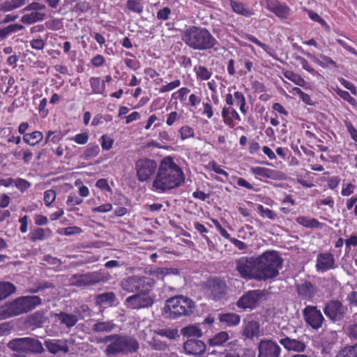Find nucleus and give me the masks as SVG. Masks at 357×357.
<instances>
[{
	"label": "nucleus",
	"instance_id": "1",
	"mask_svg": "<svg viewBox=\"0 0 357 357\" xmlns=\"http://www.w3.org/2000/svg\"><path fill=\"white\" fill-rule=\"evenodd\" d=\"M184 181L181 167L172 157L167 156L160 162L152 187L154 191L162 193L179 187Z\"/></svg>",
	"mask_w": 357,
	"mask_h": 357
},
{
	"label": "nucleus",
	"instance_id": "2",
	"mask_svg": "<svg viewBox=\"0 0 357 357\" xmlns=\"http://www.w3.org/2000/svg\"><path fill=\"white\" fill-rule=\"evenodd\" d=\"M259 281H267L275 278L282 268L283 259L277 250H268L255 257Z\"/></svg>",
	"mask_w": 357,
	"mask_h": 357
},
{
	"label": "nucleus",
	"instance_id": "3",
	"mask_svg": "<svg viewBox=\"0 0 357 357\" xmlns=\"http://www.w3.org/2000/svg\"><path fill=\"white\" fill-rule=\"evenodd\" d=\"M185 44L194 50L213 49L218 42L211 33L204 27L190 26L182 34Z\"/></svg>",
	"mask_w": 357,
	"mask_h": 357
},
{
	"label": "nucleus",
	"instance_id": "4",
	"mask_svg": "<svg viewBox=\"0 0 357 357\" xmlns=\"http://www.w3.org/2000/svg\"><path fill=\"white\" fill-rule=\"evenodd\" d=\"M42 303L38 296H23L14 299L0 307V318L8 319L27 313Z\"/></svg>",
	"mask_w": 357,
	"mask_h": 357
},
{
	"label": "nucleus",
	"instance_id": "5",
	"mask_svg": "<svg viewBox=\"0 0 357 357\" xmlns=\"http://www.w3.org/2000/svg\"><path fill=\"white\" fill-rule=\"evenodd\" d=\"M195 309V302L190 298L182 295L168 298L165 303V310L169 313L171 319L190 316Z\"/></svg>",
	"mask_w": 357,
	"mask_h": 357
},
{
	"label": "nucleus",
	"instance_id": "6",
	"mask_svg": "<svg viewBox=\"0 0 357 357\" xmlns=\"http://www.w3.org/2000/svg\"><path fill=\"white\" fill-rule=\"evenodd\" d=\"M227 289L226 280L220 276L209 277L201 284V291L205 298L215 302L226 296Z\"/></svg>",
	"mask_w": 357,
	"mask_h": 357
},
{
	"label": "nucleus",
	"instance_id": "7",
	"mask_svg": "<svg viewBox=\"0 0 357 357\" xmlns=\"http://www.w3.org/2000/svg\"><path fill=\"white\" fill-rule=\"evenodd\" d=\"M155 280L151 278L140 275H131L123 278L121 287L129 293H149L154 286Z\"/></svg>",
	"mask_w": 357,
	"mask_h": 357
},
{
	"label": "nucleus",
	"instance_id": "8",
	"mask_svg": "<svg viewBox=\"0 0 357 357\" xmlns=\"http://www.w3.org/2000/svg\"><path fill=\"white\" fill-rule=\"evenodd\" d=\"M158 166L157 162L148 158H142L136 160L135 169L136 176L139 182H147L157 173Z\"/></svg>",
	"mask_w": 357,
	"mask_h": 357
},
{
	"label": "nucleus",
	"instance_id": "9",
	"mask_svg": "<svg viewBox=\"0 0 357 357\" xmlns=\"http://www.w3.org/2000/svg\"><path fill=\"white\" fill-rule=\"evenodd\" d=\"M255 260V257H243L236 261V270L241 278L259 281Z\"/></svg>",
	"mask_w": 357,
	"mask_h": 357
},
{
	"label": "nucleus",
	"instance_id": "10",
	"mask_svg": "<svg viewBox=\"0 0 357 357\" xmlns=\"http://www.w3.org/2000/svg\"><path fill=\"white\" fill-rule=\"evenodd\" d=\"M326 317L333 322L340 321L345 317L348 308L337 299L327 301L323 308Z\"/></svg>",
	"mask_w": 357,
	"mask_h": 357
},
{
	"label": "nucleus",
	"instance_id": "11",
	"mask_svg": "<svg viewBox=\"0 0 357 357\" xmlns=\"http://www.w3.org/2000/svg\"><path fill=\"white\" fill-rule=\"evenodd\" d=\"M265 296L266 291L264 290H249L239 298L236 302V305L238 307L244 310H253L257 307Z\"/></svg>",
	"mask_w": 357,
	"mask_h": 357
},
{
	"label": "nucleus",
	"instance_id": "12",
	"mask_svg": "<svg viewBox=\"0 0 357 357\" xmlns=\"http://www.w3.org/2000/svg\"><path fill=\"white\" fill-rule=\"evenodd\" d=\"M303 317L306 324L317 331L322 327L325 320L316 305H306L303 310Z\"/></svg>",
	"mask_w": 357,
	"mask_h": 357
},
{
	"label": "nucleus",
	"instance_id": "13",
	"mask_svg": "<svg viewBox=\"0 0 357 357\" xmlns=\"http://www.w3.org/2000/svg\"><path fill=\"white\" fill-rule=\"evenodd\" d=\"M149 293H136L128 296L125 301V305L130 309L138 310L140 308L149 307L153 303V300Z\"/></svg>",
	"mask_w": 357,
	"mask_h": 357
},
{
	"label": "nucleus",
	"instance_id": "14",
	"mask_svg": "<svg viewBox=\"0 0 357 357\" xmlns=\"http://www.w3.org/2000/svg\"><path fill=\"white\" fill-rule=\"evenodd\" d=\"M257 349V357H280V347L277 342L271 340H261L258 344Z\"/></svg>",
	"mask_w": 357,
	"mask_h": 357
},
{
	"label": "nucleus",
	"instance_id": "15",
	"mask_svg": "<svg viewBox=\"0 0 357 357\" xmlns=\"http://www.w3.org/2000/svg\"><path fill=\"white\" fill-rule=\"evenodd\" d=\"M71 280L72 284L77 287H84L100 282L102 280V276L98 272H91L86 274L74 275Z\"/></svg>",
	"mask_w": 357,
	"mask_h": 357
},
{
	"label": "nucleus",
	"instance_id": "16",
	"mask_svg": "<svg viewBox=\"0 0 357 357\" xmlns=\"http://www.w3.org/2000/svg\"><path fill=\"white\" fill-rule=\"evenodd\" d=\"M337 265L333 253L325 252L317 255L315 268L318 272L325 273L329 270L335 269Z\"/></svg>",
	"mask_w": 357,
	"mask_h": 357
},
{
	"label": "nucleus",
	"instance_id": "17",
	"mask_svg": "<svg viewBox=\"0 0 357 357\" xmlns=\"http://www.w3.org/2000/svg\"><path fill=\"white\" fill-rule=\"evenodd\" d=\"M296 290L299 298L305 301H312L317 291L316 285L308 280L296 284Z\"/></svg>",
	"mask_w": 357,
	"mask_h": 357
},
{
	"label": "nucleus",
	"instance_id": "18",
	"mask_svg": "<svg viewBox=\"0 0 357 357\" xmlns=\"http://www.w3.org/2000/svg\"><path fill=\"white\" fill-rule=\"evenodd\" d=\"M184 352L188 355L199 356L202 355L206 349L205 343L199 340L190 338L183 344Z\"/></svg>",
	"mask_w": 357,
	"mask_h": 357
},
{
	"label": "nucleus",
	"instance_id": "19",
	"mask_svg": "<svg viewBox=\"0 0 357 357\" xmlns=\"http://www.w3.org/2000/svg\"><path fill=\"white\" fill-rule=\"evenodd\" d=\"M266 4L268 10L281 19H286L290 15L291 9L285 3H281L277 0H268Z\"/></svg>",
	"mask_w": 357,
	"mask_h": 357
},
{
	"label": "nucleus",
	"instance_id": "20",
	"mask_svg": "<svg viewBox=\"0 0 357 357\" xmlns=\"http://www.w3.org/2000/svg\"><path fill=\"white\" fill-rule=\"evenodd\" d=\"M221 116L224 123L230 128H234L241 121L240 115L233 107H222Z\"/></svg>",
	"mask_w": 357,
	"mask_h": 357
},
{
	"label": "nucleus",
	"instance_id": "21",
	"mask_svg": "<svg viewBox=\"0 0 357 357\" xmlns=\"http://www.w3.org/2000/svg\"><path fill=\"white\" fill-rule=\"evenodd\" d=\"M279 342L287 351L303 352L306 348V345L304 342L297 339H292L287 336H285L284 338H281L279 340Z\"/></svg>",
	"mask_w": 357,
	"mask_h": 357
},
{
	"label": "nucleus",
	"instance_id": "22",
	"mask_svg": "<svg viewBox=\"0 0 357 357\" xmlns=\"http://www.w3.org/2000/svg\"><path fill=\"white\" fill-rule=\"evenodd\" d=\"M45 346L49 352L53 354L62 351L65 354L69 351L68 346L66 340H47L45 341Z\"/></svg>",
	"mask_w": 357,
	"mask_h": 357
},
{
	"label": "nucleus",
	"instance_id": "23",
	"mask_svg": "<svg viewBox=\"0 0 357 357\" xmlns=\"http://www.w3.org/2000/svg\"><path fill=\"white\" fill-rule=\"evenodd\" d=\"M123 335L115 334V338L105 349V354L107 356H116L123 354Z\"/></svg>",
	"mask_w": 357,
	"mask_h": 357
},
{
	"label": "nucleus",
	"instance_id": "24",
	"mask_svg": "<svg viewBox=\"0 0 357 357\" xmlns=\"http://www.w3.org/2000/svg\"><path fill=\"white\" fill-rule=\"evenodd\" d=\"M229 4L232 11L238 15L245 17H250L254 14L253 10L243 2L229 0Z\"/></svg>",
	"mask_w": 357,
	"mask_h": 357
},
{
	"label": "nucleus",
	"instance_id": "25",
	"mask_svg": "<svg viewBox=\"0 0 357 357\" xmlns=\"http://www.w3.org/2000/svg\"><path fill=\"white\" fill-rule=\"evenodd\" d=\"M139 344L137 340L130 335H123V354H132L138 351Z\"/></svg>",
	"mask_w": 357,
	"mask_h": 357
},
{
	"label": "nucleus",
	"instance_id": "26",
	"mask_svg": "<svg viewBox=\"0 0 357 357\" xmlns=\"http://www.w3.org/2000/svg\"><path fill=\"white\" fill-rule=\"evenodd\" d=\"M26 337L13 339L8 343L9 349L14 351H17V357H25L26 354Z\"/></svg>",
	"mask_w": 357,
	"mask_h": 357
},
{
	"label": "nucleus",
	"instance_id": "27",
	"mask_svg": "<svg viewBox=\"0 0 357 357\" xmlns=\"http://www.w3.org/2000/svg\"><path fill=\"white\" fill-rule=\"evenodd\" d=\"M259 324L256 321H249L245 324L243 335L248 339H253L259 335Z\"/></svg>",
	"mask_w": 357,
	"mask_h": 357
},
{
	"label": "nucleus",
	"instance_id": "28",
	"mask_svg": "<svg viewBox=\"0 0 357 357\" xmlns=\"http://www.w3.org/2000/svg\"><path fill=\"white\" fill-rule=\"evenodd\" d=\"M94 300L97 305L112 306L116 301V295L112 291H108L96 295Z\"/></svg>",
	"mask_w": 357,
	"mask_h": 357
},
{
	"label": "nucleus",
	"instance_id": "29",
	"mask_svg": "<svg viewBox=\"0 0 357 357\" xmlns=\"http://www.w3.org/2000/svg\"><path fill=\"white\" fill-rule=\"evenodd\" d=\"M46 320L45 312L43 310H38L27 317L26 323L30 326L40 328Z\"/></svg>",
	"mask_w": 357,
	"mask_h": 357
},
{
	"label": "nucleus",
	"instance_id": "30",
	"mask_svg": "<svg viewBox=\"0 0 357 357\" xmlns=\"http://www.w3.org/2000/svg\"><path fill=\"white\" fill-rule=\"evenodd\" d=\"M308 58L311 59L314 63L321 66L322 68H327L331 66L333 68H337V63L331 57L325 55L320 54L319 58H317L309 52L305 53Z\"/></svg>",
	"mask_w": 357,
	"mask_h": 357
},
{
	"label": "nucleus",
	"instance_id": "31",
	"mask_svg": "<svg viewBox=\"0 0 357 357\" xmlns=\"http://www.w3.org/2000/svg\"><path fill=\"white\" fill-rule=\"evenodd\" d=\"M296 222L303 227L308 229L321 228L323 226V224L319 222L316 218L308 216H298L296 218Z\"/></svg>",
	"mask_w": 357,
	"mask_h": 357
},
{
	"label": "nucleus",
	"instance_id": "32",
	"mask_svg": "<svg viewBox=\"0 0 357 357\" xmlns=\"http://www.w3.org/2000/svg\"><path fill=\"white\" fill-rule=\"evenodd\" d=\"M91 88V93L103 95L105 91V81H101L99 77H91L89 79Z\"/></svg>",
	"mask_w": 357,
	"mask_h": 357
},
{
	"label": "nucleus",
	"instance_id": "33",
	"mask_svg": "<svg viewBox=\"0 0 357 357\" xmlns=\"http://www.w3.org/2000/svg\"><path fill=\"white\" fill-rule=\"evenodd\" d=\"M46 18V14L40 12H31L22 16L20 21L24 24H32L42 22Z\"/></svg>",
	"mask_w": 357,
	"mask_h": 357
},
{
	"label": "nucleus",
	"instance_id": "34",
	"mask_svg": "<svg viewBox=\"0 0 357 357\" xmlns=\"http://www.w3.org/2000/svg\"><path fill=\"white\" fill-rule=\"evenodd\" d=\"M43 135L40 131H33L32 132L26 133L22 137L23 141L31 146H34L43 140Z\"/></svg>",
	"mask_w": 357,
	"mask_h": 357
},
{
	"label": "nucleus",
	"instance_id": "35",
	"mask_svg": "<svg viewBox=\"0 0 357 357\" xmlns=\"http://www.w3.org/2000/svg\"><path fill=\"white\" fill-rule=\"evenodd\" d=\"M26 0H6L0 3V11L6 13L20 8L26 3Z\"/></svg>",
	"mask_w": 357,
	"mask_h": 357
},
{
	"label": "nucleus",
	"instance_id": "36",
	"mask_svg": "<svg viewBox=\"0 0 357 357\" xmlns=\"http://www.w3.org/2000/svg\"><path fill=\"white\" fill-rule=\"evenodd\" d=\"M219 320L227 326H234L240 323L241 317L236 313H225L220 314Z\"/></svg>",
	"mask_w": 357,
	"mask_h": 357
},
{
	"label": "nucleus",
	"instance_id": "37",
	"mask_svg": "<svg viewBox=\"0 0 357 357\" xmlns=\"http://www.w3.org/2000/svg\"><path fill=\"white\" fill-rule=\"evenodd\" d=\"M60 322L66 325L68 328H71L76 325L78 318L75 314H68L66 312H60L56 314Z\"/></svg>",
	"mask_w": 357,
	"mask_h": 357
},
{
	"label": "nucleus",
	"instance_id": "38",
	"mask_svg": "<svg viewBox=\"0 0 357 357\" xmlns=\"http://www.w3.org/2000/svg\"><path fill=\"white\" fill-rule=\"evenodd\" d=\"M116 328L113 321H98L93 325L92 330L96 333H109Z\"/></svg>",
	"mask_w": 357,
	"mask_h": 357
},
{
	"label": "nucleus",
	"instance_id": "39",
	"mask_svg": "<svg viewBox=\"0 0 357 357\" xmlns=\"http://www.w3.org/2000/svg\"><path fill=\"white\" fill-rule=\"evenodd\" d=\"M194 72L197 80L200 81H208L210 79L213 75L211 69L201 65L195 66L194 67Z\"/></svg>",
	"mask_w": 357,
	"mask_h": 357
},
{
	"label": "nucleus",
	"instance_id": "40",
	"mask_svg": "<svg viewBox=\"0 0 357 357\" xmlns=\"http://www.w3.org/2000/svg\"><path fill=\"white\" fill-rule=\"evenodd\" d=\"M26 354L28 352L40 354L44 351L41 342L34 338L26 337Z\"/></svg>",
	"mask_w": 357,
	"mask_h": 357
},
{
	"label": "nucleus",
	"instance_id": "41",
	"mask_svg": "<svg viewBox=\"0 0 357 357\" xmlns=\"http://www.w3.org/2000/svg\"><path fill=\"white\" fill-rule=\"evenodd\" d=\"M13 156L17 160H22L24 164H29L33 158V153L31 149L26 148L20 151L17 149L13 151Z\"/></svg>",
	"mask_w": 357,
	"mask_h": 357
},
{
	"label": "nucleus",
	"instance_id": "42",
	"mask_svg": "<svg viewBox=\"0 0 357 357\" xmlns=\"http://www.w3.org/2000/svg\"><path fill=\"white\" fill-rule=\"evenodd\" d=\"M251 172L265 178H273L275 175V171L263 167H253L250 169Z\"/></svg>",
	"mask_w": 357,
	"mask_h": 357
},
{
	"label": "nucleus",
	"instance_id": "43",
	"mask_svg": "<svg viewBox=\"0 0 357 357\" xmlns=\"http://www.w3.org/2000/svg\"><path fill=\"white\" fill-rule=\"evenodd\" d=\"M15 290V286L13 283L0 281V301L8 297L13 294Z\"/></svg>",
	"mask_w": 357,
	"mask_h": 357
},
{
	"label": "nucleus",
	"instance_id": "44",
	"mask_svg": "<svg viewBox=\"0 0 357 357\" xmlns=\"http://www.w3.org/2000/svg\"><path fill=\"white\" fill-rule=\"evenodd\" d=\"M181 334L187 337H200L202 336L201 329L196 326L189 325L181 329Z\"/></svg>",
	"mask_w": 357,
	"mask_h": 357
},
{
	"label": "nucleus",
	"instance_id": "45",
	"mask_svg": "<svg viewBox=\"0 0 357 357\" xmlns=\"http://www.w3.org/2000/svg\"><path fill=\"white\" fill-rule=\"evenodd\" d=\"M335 357H357V343L342 348Z\"/></svg>",
	"mask_w": 357,
	"mask_h": 357
},
{
	"label": "nucleus",
	"instance_id": "46",
	"mask_svg": "<svg viewBox=\"0 0 357 357\" xmlns=\"http://www.w3.org/2000/svg\"><path fill=\"white\" fill-rule=\"evenodd\" d=\"M100 153V147L97 144H89L83 153L82 158L89 160L96 158Z\"/></svg>",
	"mask_w": 357,
	"mask_h": 357
},
{
	"label": "nucleus",
	"instance_id": "47",
	"mask_svg": "<svg viewBox=\"0 0 357 357\" xmlns=\"http://www.w3.org/2000/svg\"><path fill=\"white\" fill-rule=\"evenodd\" d=\"M234 100L236 105L239 107L240 112L245 115L248 112V108L246 107V100L244 94L239 91H236L234 93Z\"/></svg>",
	"mask_w": 357,
	"mask_h": 357
},
{
	"label": "nucleus",
	"instance_id": "48",
	"mask_svg": "<svg viewBox=\"0 0 357 357\" xmlns=\"http://www.w3.org/2000/svg\"><path fill=\"white\" fill-rule=\"evenodd\" d=\"M229 340V335L227 332L221 331L217 333L213 337L209 340V344L212 346H220Z\"/></svg>",
	"mask_w": 357,
	"mask_h": 357
},
{
	"label": "nucleus",
	"instance_id": "49",
	"mask_svg": "<svg viewBox=\"0 0 357 357\" xmlns=\"http://www.w3.org/2000/svg\"><path fill=\"white\" fill-rule=\"evenodd\" d=\"M45 230L43 228L37 227L31 232H29L28 237L31 242H36L38 241H43L45 238Z\"/></svg>",
	"mask_w": 357,
	"mask_h": 357
},
{
	"label": "nucleus",
	"instance_id": "50",
	"mask_svg": "<svg viewBox=\"0 0 357 357\" xmlns=\"http://www.w3.org/2000/svg\"><path fill=\"white\" fill-rule=\"evenodd\" d=\"M181 84V82L179 79H176L166 84L162 85L158 89L160 93H165L174 90L179 87Z\"/></svg>",
	"mask_w": 357,
	"mask_h": 357
},
{
	"label": "nucleus",
	"instance_id": "51",
	"mask_svg": "<svg viewBox=\"0 0 357 357\" xmlns=\"http://www.w3.org/2000/svg\"><path fill=\"white\" fill-rule=\"evenodd\" d=\"M284 76L298 86H303L305 83V79L300 75L294 73L292 71L285 72Z\"/></svg>",
	"mask_w": 357,
	"mask_h": 357
},
{
	"label": "nucleus",
	"instance_id": "52",
	"mask_svg": "<svg viewBox=\"0 0 357 357\" xmlns=\"http://www.w3.org/2000/svg\"><path fill=\"white\" fill-rule=\"evenodd\" d=\"M257 212L264 218H266L270 220H275L277 218V215L274 211L268 208H264L261 204L257 206Z\"/></svg>",
	"mask_w": 357,
	"mask_h": 357
},
{
	"label": "nucleus",
	"instance_id": "53",
	"mask_svg": "<svg viewBox=\"0 0 357 357\" xmlns=\"http://www.w3.org/2000/svg\"><path fill=\"white\" fill-rule=\"evenodd\" d=\"M89 139V135L87 132H83L79 134L75 135L69 138L70 140L75 142V143L84 145L86 144Z\"/></svg>",
	"mask_w": 357,
	"mask_h": 357
},
{
	"label": "nucleus",
	"instance_id": "54",
	"mask_svg": "<svg viewBox=\"0 0 357 357\" xmlns=\"http://www.w3.org/2000/svg\"><path fill=\"white\" fill-rule=\"evenodd\" d=\"M178 132L180 134L181 139L182 140H185L188 138L193 137L195 135L194 130L189 126H182L179 129Z\"/></svg>",
	"mask_w": 357,
	"mask_h": 357
},
{
	"label": "nucleus",
	"instance_id": "55",
	"mask_svg": "<svg viewBox=\"0 0 357 357\" xmlns=\"http://www.w3.org/2000/svg\"><path fill=\"white\" fill-rule=\"evenodd\" d=\"M100 144L102 150H110L114 144V139L107 135H102L100 137Z\"/></svg>",
	"mask_w": 357,
	"mask_h": 357
},
{
	"label": "nucleus",
	"instance_id": "56",
	"mask_svg": "<svg viewBox=\"0 0 357 357\" xmlns=\"http://www.w3.org/2000/svg\"><path fill=\"white\" fill-rule=\"evenodd\" d=\"M357 195H354L345 200V206L348 211H351L354 208L353 214L357 217Z\"/></svg>",
	"mask_w": 357,
	"mask_h": 357
},
{
	"label": "nucleus",
	"instance_id": "57",
	"mask_svg": "<svg viewBox=\"0 0 357 357\" xmlns=\"http://www.w3.org/2000/svg\"><path fill=\"white\" fill-rule=\"evenodd\" d=\"M56 192L54 190H47L44 192V203L46 206L50 207L56 199Z\"/></svg>",
	"mask_w": 357,
	"mask_h": 357
},
{
	"label": "nucleus",
	"instance_id": "58",
	"mask_svg": "<svg viewBox=\"0 0 357 357\" xmlns=\"http://www.w3.org/2000/svg\"><path fill=\"white\" fill-rule=\"evenodd\" d=\"M37 1H35L28 4L22 9V11L39 12V10L45 9L46 6L45 4L38 3Z\"/></svg>",
	"mask_w": 357,
	"mask_h": 357
},
{
	"label": "nucleus",
	"instance_id": "59",
	"mask_svg": "<svg viewBox=\"0 0 357 357\" xmlns=\"http://www.w3.org/2000/svg\"><path fill=\"white\" fill-rule=\"evenodd\" d=\"M203 111L202 114L206 116L207 119H211L214 115L213 107L210 101L203 102Z\"/></svg>",
	"mask_w": 357,
	"mask_h": 357
},
{
	"label": "nucleus",
	"instance_id": "60",
	"mask_svg": "<svg viewBox=\"0 0 357 357\" xmlns=\"http://www.w3.org/2000/svg\"><path fill=\"white\" fill-rule=\"evenodd\" d=\"M295 59L299 62L304 70L312 75L317 74V71L310 66L308 61L305 58L301 56H296Z\"/></svg>",
	"mask_w": 357,
	"mask_h": 357
},
{
	"label": "nucleus",
	"instance_id": "61",
	"mask_svg": "<svg viewBox=\"0 0 357 357\" xmlns=\"http://www.w3.org/2000/svg\"><path fill=\"white\" fill-rule=\"evenodd\" d=\"M356 189V185L351 183H343L341 190V195L343 197L351 195Z\"/></svg>",
	"mask_w": 357,
	"mask_h": 357
},
{
	"label": "nucleus",
	"instance_id": "62",
	"mask_svg": "<svg viewBox=\"0 0 357 357\" xmlns=\"http://www.w3.org/2000/svg\"><path fill=\"white\" fill-rule=\"evenodd\" d=\"M82 202L83 199L78 197L75 192H70L66 200V204L71 206L79 205Z\"/></svg>",
	"mask_w": 357,
	"mask_h": 357
},
{
	"label": "nucleus",
	"instance_id": "63",
	"mask_svg": "<svg viewBox=\"0 0 357 357\" xmlns=\"http://www.w3.org/2000/svg\"><path fill=\"white\" fill-rule=\"evenodd\" d=\"M15 187L19 189L21 192H24L31 187V183L26 179L22 178H17L14 180Z\"/></svg>",
	"mask_w": 357,
	"mask_h": 357
},
{
	"label": "nucleus",
	"instance_id": "64",
	"mask_svg": "<svg viewBox=\"0 0 357 357\" xmlns=\"http://www.w3.org/2000/svg\"><path fill=\"white\" fill-rule=\"evenodd\" d=\"M172 14V10L169 7H164L160 9L156 14V17L159 20L165 21L169 18Z\"/></svg>",
	"mask_w": 357,
	"mask_h": 357
}]
</instances>
